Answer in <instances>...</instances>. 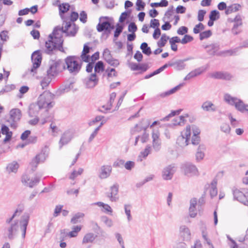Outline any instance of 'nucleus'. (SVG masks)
Returning a JSON list of instances; mask_svg holds the SVG:
<instances>
[{
	"mask_svg": "<svg viewBox=\"0 0 248 248\" xmlns=\"http://www.w3.org/2000/svg\"><path fill=\"white\" fill-rule=\"evenodd\" d=\"M204 29V26L202 23L200 22L195 26L193 29V32L195 34H198L200 33L201 31L203 30Z\"/></svg>",
	"mask_w": 248,
	"mask_h": 248,
	"instance_id": "obj_53",
	"label": "nucleus"
},
{
	"mask_svg": "<svg viewBox=\"0 0 248 248\" xmlns=\"http://www.w3.org/2000/svg\"><path fill=\"white\" fill-rule=\"evenodd\" d=\"M53 117V114H52L50 116H47V122H51V123L49 125V130L48 132L53 136H56L59 134L60 129L59 127L56 125L55 123L53 121H52Z\"/></svg>",
	"mask_w": 248,
	"mask_h": 248,
	"instance_id": "obj_20",
	"label": "nucleus"
},
{
	"mask_svg": "<svg viewBox=\"0 0 248 248\" xmlns=\"http://www.w3.org/2000/svg\"><path fill=\"white\" fill-rule=\"evenodd\" d=\"M210 77L215 79H221L222 76V72L217 71L213 72L210 75Z\"/></svg>",
	"mask_w": 248,
	"mask_h": 248,
	"instance_id": "obj_57",
	"label": "nucleus"
},
{
	"mask_svg": "<svg viewBox=\"0 0 248 248\" xmlns=\"http://www.w3.org/2000/svg\"><path fill=\"white\" fill-rule=\"evenodd\" d=\"M177 167L175 164H171L164 167L162 171V177L165 180H171L176 171Z\"/></svg>",
	"mask_w": 248,
	"mask_h": 248,
	"instance_id": "obj_8",
	"label": "nucleus"
},
{
	"mask_svg": "<svg viewBox=\"0 0 248 248\" xmlns=\"http://www.w3.org/2000/svg\"><path fill=\"white\" fill-rule=\"evenodd\" d=\"M136 10L137 11H141L144 9L145 3L141 0H137L136 3Z\"/></svg>",
	"mask_w": 248,
	"mask_h": 248,
	"instance_id": "obj_56",
	"label": "nucleus"
},
{
	"mask_svg": "<svg viewBox=\"0 0 248 248\" xmlns=\"http://www.w3.org/2000/svg\"><path fill=\"white\" fill-rule=\"evenodd\" d=\"M104 118V116L101 115L96 116L94 119L90 121L88 123V124L89 126H92L94 125L96 123L100 122L102 120V119Z\"/></svg>",
	"mask_w": 248,
	"mask_h": 248,
	"instance_id": "obj_54",
	"label": "nucleus"
},
{
	"mask_svg": "<svg viewBox=\"0 0 248 248\" xmlns=\"http://www.w3.org/2000/svg\"><path fill=\"white\" fill-rule=\"evenodd\" d=\"M128 30L129 32L135 33L137 30V27L136 24L134 22L130 23L128 25Z\"/></svg>",
	"mask_w": 248,
	"mask_h": 248,
	"instance_id": "obj_62",
	"label": "nucleus"
},
{
	"mask_svg": "<svg viewBox=\"0 0 248 248\" xmlns=\"http://www.w3.org/2000/svg\"><path fill=\"white\" fill-rule=\"evenodd\" d=\"M83 172V169L79 168L78 171L74 170L70 174L69 178L70 179L74 180L78 176L80 175Z\"/></svg>",
	"mask_w": 248,
	"mask_h": 248,
	"instance_id": "obj_43",
	"label": "nucleus"
},
{
	"mask_svg": "<svg viewBox=\"0 0 248 248\" xmlns=\"http://www.w3.org/2000/svg\"><path fill=\"white\" fill-rule=\"evenodd\" d=\"M242 24H239L238 23H234L233 27L232 29V32L234 35H237L238 33H239L241 30V27Z\"/></svg>",
	"mask_w": 248,
	"mask_h": 248,
	"instance_id": "obj_45",
	"label": "nucleus"
},
{
	"mask_svg": "<svg viewBox=\"0 0 248 248\" xmlns=\"http://www.w3.org/2000/svg\"><path fill=\"white\" fill-rule=\"evenodd\" d=\"M55 95L47 91V110L52 108L55 105V102L53 101Z\"/></svg>",
	"mask_w": 248,
	"mask_h": 248,
	"instance_id": "obj_35",
	"label": "nucleus"
},
{
	"mask_svg": "<svg viewBox=\"0 0 248 248\" xmlns=\"http://www.w3.org/2000/svg\"><path fill=\"white\" fill-rule=\"evenodd\" d=\"M206 67L202 66L189 72L184 78V80H190L192 78L198 76L206 71Z\"/></svg>",
	"mask_w": 248,
	"mask_h": 248,
	"instance_id": "obj_16",
	"label": "nucleus"
},
{
	"mask_svg": "<svg viewBox=\"0 0 248 248\" xmlns=\"http://www.w3.org/2000/svg\"><path fill=\"white\" fill-rule=\"evenodd\" d=\"M18 229V226L17 222H16L13 224H12L11 227L8 229V238L10 239L14 238L15 235L16 234V232Z\"/></svg>",
	"mask_w": 248,
	"mask_h": 248,
	"instance_id": "obj_30",
	"label": "nucleus"
},
{
	"mask_svg": "<svg viewBox=\"0 0 248 248\" xmlns=\"http://www.w3.org/2000/svg\"><path fill=\"white\" fill-rule=\"evenodd\" d=\"M191 143L193 145H198L200 141L199 135L201 133L200 128L195 125L186 126V129L181 133V135L177 140V143L181 147L187 146L190 140L191 133Z\"/></svg>",
	"mask_w": 248,
	"mask_h": 248,
	"instance_id": "obj_2",
	"label": "nucleus"
},
{
	"mask_svg": "<svg viewBox=\"0 0 248 248\" xmlns=\"http://www.w3.org/2000/svg\"><path fill=\"white\" fill-rule=\"evenodd\" d=\"M185 122L186 120L185 117L183 116H180L174 118L172 121V125L174 126H182L185 124Z\"/></svg>",
	"mask_w": 248,
	"mask_h": 248,
	"instance_id": "obj_34",
	"label": "nucleus"
},
{
	"mask_svg": "<svg viewBox=\"0 0 248 248\" xmlns=\"http://www.w3.org/2000/svg\"><path fill=\"white\" fill-rule=\"evenodd\" d=\"M217 180L214 178L211 182L210 187V194L212 198L216 197L217 194Z\"/></svg>",
	"mask_w": 248,
	"mask_h": 248,
	"instance_id": "obj_27",
	"label": "nucleus"
},
{
	"mask_svg": "<svg viewBox=\"0 0 248 248\" xmlns=\"http://www.w3.org/2000/svg\"><path fill=\"white\" fill-rule=\"evenodd\" d=\"M40 181V178L35 177L31 179L30 176L27 174H23L21 177V182L26 186L30 187H33L36 185Z\"/></svg>",
	"mask_w": 248,
	"mask_h": 248,
	"instance_id": "obj_13",
	"label": "nucleus"
},
{
	"mask_svg": "<svg viewBox=\"0 0 248 248\" xmlns=\"http://www.w3.org/2000/svg\"><path fill=\"white\" fill-rule=\"evenodd\" d=\"M205 48L209 55L214 56L216 55V52L219 49V45L217 44H213L206 46Z\"/></svg>",
	"mask_w": 248,
	"mask_h": 248,
	"instance_id": "obj_28",
	"label": "nucleus"
},
{
	"mask_svg": "<svg viewBox=\"0 0 248 248\" xmlns=\"http://www.w3.org/2000/svg\"><path fill=\"white\" fill-rule=\"evenodd\" d=\"M65 69L62 60L55 59L49 61V68L47 69V86L57 76L59 73Z\"/></svg>",
	"mask_w": 248,
	"mask_h": 248,
	"instance_id": "obj_3",
	"label": "nucleus"
},
{
	"mask_svg": "<svg viewBox=\"0 0 248 248\" xmlns=\"http://www.w3.org/2000/svg\"><path fill=\"white\" fill-rule=\"evenodd\" d=\"M190 60V58H187L184 60H179L174 62L171 61L172 67L177 71H182L185 69L186 64L185 62Z\"/></svg>",
	"mask_w": 248,
	"mask_h": 248,
	"instance_id": "obj_23",
	"label": "nucleus"
},
{
	"mask_svg": "<svg viewBox=\"0 0 248 248\" xmlns=\"http://www.w3.org/2000/svg\"><path fill=\"white\" fill-rule=\"evenodd\" d=\"M119 185L114 184L110 187V192L107 193V196L112 202H117L119 200Z\"/></svg>",
	"mask_w": 248,
	"mask_h": 248,
	"instance_id": "obj_12",
	"label": "nucleus"
},
{
	"mask_svg": "<svg viewBox=\"0 0 248 248\" xmlns=\"http://www.w3.org/2000/svg\"><path fill=\"white\" fill-rule=\"evenodd\" d=\"M110 18L108 16H102L99 18V22L97 25V30L98 32L103 31L110 32L114 29V26L110 21Z\"/></svg>",
	"mask_w": 248,
	"mask_h": 248,
	"instance_id": "obj_5",
	"label": "nucleus"
},
{
	"mask_svg": "<svg viewBox=\"0 0 248 248\" xmlns=\"http://www.w3.org/2000/svg\"><path fill=\"white\" fill-rule=\"evenodd\" d=\"M116 96V93L114 92L110 94L109 100L106 105H103L99 108V111L104 113H107L108 110H109L112 106V104Z\"/></svg>",
	"mask_w": 248,
	"mask_h": 248,
	"instance_id": "obj_19",
	"label": "nucleus"
},
{
	"mask_svg": "<svg viewBox=\"0 0 248 248\" xmlns=\"http://www.w3.org/2000/svg\"><path fill=\"white\" fill-rule=\"evenodd\" d=\"M131 13V10L122 13L119 18V22H124L130 16Z\"/></svg>",
	"mask_w": 248,
	"mask_h": 248,
	"instance_id": "obj_50",
	"label": "nucleus"
},
{
	"mask_svg": "<svg viewBox=\"0 0 248 248\" xmlns=\"http://www.w3.org/2000/svg\"><path fill=\"white\" fill-rule=\"evenodd\" d=\"M159 20L157 19H151V23H150V27L156 29L157 28H158L159 26Z\"/></svg>",
	"mask_w": 248,
	"mask_h": 248,
	"instance_id": "obj_64",
	"label": "nucleus"
},
{
	"mask_svg": "<svg viewBox=\"0 0 248 248\" xmlns=\"http://www.w3.org/2000/svg\"><path fill=\"white\" fill-rule=\"evenodd\" d=\"M112 167L110 165H103L100 168L99 177L101 179H106L111 174Z\"/></svg>",
	"mask_w": 248,
	"mask_h": 248,
	"instance_id": "obj_17",
	"label": "nucleus"
},
{
	"mask_svg": "<svg viewBox=\"0 0 248 248\" xmlns=\"http://www.w3.org/2000/svg\"><path fill=\"white\" fill-rule=\"evenodd\" d=\"M35 103L41 110L46 111V91H44L43 93L39 95L37 101Z\"/></svg>",
	"mask_w": 248,
	"mask_h": 248,
	"instance_id": "obj_18",
	"label": "nucleus"
},
{
	"mask_svg": "<svg viewBox=\"0 0 248 248\" xmlns=\"http://www.w3.org/2000/svg\"><path fill=\"white\" fill-rule=\"evenodd\" d=\"M147 125L145 126H141L140 128V129H139L138 127L139 125L138 124H136L134 129L131 130V133L132 134H134L135 132H140L141 130H144V131H146L148 127L149 126V122L148 121H147Z\"/></svg>",
	"mask_w": 248,
	"mask_h": 248,
	"instance_id": "obj_47",
	"label": "nucleus"
},
{
	"mask_svg": "<svg viewBox=\"0 0 248 248\" xmlns=\"http://www.w3.org/2000/svg\"><path fill=\"white\" fill-rule=\"evenodd\" d=\"M233 200H236L245 205L248 206V191L245 189L240 190L235 187L232 189Z\"/></svg>",
	"mask_w": 248,
	"mask_h": 248,
	"instance_id": "obj_6",
	"label": "nucleus"
},
{
	"mask_svg": "<svg viewBox=\"0 0 248 248\" xmlns=\"http://www.w3.org/2000/svg\"><path fill=\"white\" fill-rule=\"evenodd\" d=\"M92 204L96 205L99 207H102L103 208L102 211L104 213H110L111 214L112 212V209L111 207L108 204L104 203L103 202H94Z\"/></svg>",
	"mask_w": 248,
	"mask_h": 248,
	"instance_id": "obj_29",
	"label": "nucleus"
},
{
	"mask_svg": "<svg viewBox=\"0 0 248 248\" xmlns=\"http://www.w3.org/2000/svg\"><path fill=\"white\" fill-rule=\"evenodd\" d=\"M59 10V15L61 17L62 21H67V18H66V15L64 14L69 11L70 9V5L68 3H63L62 4H60L58 5Z\"/></svg>",
	"mask_w": 248,
	"mask_h": 248,
	"instance_id": "obj_21",
	"label": "nucleus"
},
{
	"mask_svg": "<svg viewBox=\"0 0 248 248\" xmlns=\"http://www.w3.org/2000/svg\"><path fill=\"white\" fill-rule=\"evenodd\" d=\"M180 232L181 236L185 241L189 240L191 233L189 229L185 225H182L180 228Z\"/></svg>",
	"mask_w": 248,
	"mask_h": 248,
	"instance_id": "obj_25",
	"label": "nucleus"
},
{
	"mask_svg": "<svg viewBox=\"0 0 248 248\" xmlns=\"http://www.w3.org/2000/svg\"><path fill=\"white\" fill-rule=\"evenodd\" d=\"M87 15L84 11H82L80 13L79 20L83 23H85L87 22Z\"/></svg>",
	"mask_w": 248,
	"mask_h": 248,
	"instance_id": "obj_60",
	"label": "nucleus"
},
{
	"mask_svg": "<svg viewBox=\"0 0 248 248\" xmlns=\"http://www.w3.org/2000/svg\"><path fill=\"white\" fill-rule=\"evenodd\" d=\"M72 139L71 132L67 130L65 131L59 141L60 148H61L63 145L68 143Z\"/></svg>",
	"mask_w": 248,
	"mask_h": 248,
	"instance_id": "obj_22",
	"label": "nucleus"
},
{
	"mask_svg": "<svg viewBox=\"0 0 248 248\" xmlns=\"http://www.w3.org/2000/svg\"><path fill=\"white\" fill-rule=\"evenodd\" d=\"M10 118L8 121L10 123V126L13 128L17 126L16 122L18 121L21 117V110L18 108L12 109L10 112Z\"/></svg>",
	"mask_w": 248,
	"mask_h": 248,
	"instance_id": "obj_11",
	"label": "nucleus"
},
{
	"mask_svg": "<svg viewBox=\"0 0 248 248\" xmlns=\"http://www.w3.org/2000/svg\"><path fill=\"white\" fill-rule=\"evenodd\" d=\"M181 86V84H179V85L174 87V88L170 90L169 91H168L165 93H161V96L165 97V96L169 95L171 94L174 93L175 92H176L178 90H179L180 89Z\"/></svg>",
	"mask_w": 248,
	"mask_h": 248,
	"instance_id": "obj_44",
	"label": "nucleus"
},
{
	"mask_svg": "<svg viewBox=\"0 0 248 248\" xmlns=\"http://www.w3.org/2000/svg\"><path fill=\"white\" fill-rule=\"evenodd\" d=\"M107 62L111 66L114 67H117L118 65H119V61H118V60L114 59L112 57Z\"/></svg>",
	"mask_w": 248,
	"mask_h": 248,
	"instance_id": "obj_59",
	"label": "nucleus"
},
{
	"mask_svg": "<svg viewBox=\"0 0 248 248\" xmlns=\"http://www.w3.org/2000/svg\"><path fill=\"white\" fill-rule=\"evenodd\" d=\"M84 217V214L83 213L78 212L76 213L71 218V222L72 224H76L80 221L79 219L83 218Z\"/></svg>",
	"mask_w": 248,
	"mask_h": 248,
	"instance_id": "obj_39",
	"label": "nucleus"
},
{
	"mask_svg": "<svg viewBox=\"0 0 248 248\" xmlns=\"http://www.w3.org/2000/svg\"><path fill=\"white\" fill-rule=\"evenodd\" d=\"M97 235L93 232H88L86 233L82 239V244H87L93 243L95 240Z\"/></svg>",
	"mask_w": 248,
	"mask_h": 248,
	"instance_id": "obj_26",
	"label": "nucleus"
},
{
	"mask_svg": "<svg viewBox=\"0 0 248 248\" xmlns=\"http://www.w3.org/2000/svg\"><path fill=\"white\" fill-rule=\"evenodd\" d=\"M98 82V79L97 78L95 73L92 74L89 77L84 79V83L87 88H93Z\"/></svg>",
	"mask_w": 248,
	"mask_h": 248,
	"instance_id": "obj_15",
	"label": "nucleus"
},
{
	"mask_svg": "<svg viewBox=\"0 0 248 248\" xmlns=\"http://www.w3.org/2000/svg\"><path fill=\"white\" fill-rule=\"evenodd\" d=\"M202 108L206 111H215L216 110L215 105L209 101H207L203 103L202 105Z\"/></svg>",
	"mask_w": 248,
	"mask_h": 248,
	"instance_id": "obj_31",
	"label": "nucleus"
},
{
	"mask_svg": "<svg viewBox=\"0 0 248 248\" xmlns=\"http://www.w3.org/2000/svg\"><path fill=\"white\" fill-rule=\"evenodd\" d=\"M169 39V37L165 34L162 35L160 39L157 42V46L160 47L164 46Z\"/></svg>",
	"mask_w": 248,
	"mask_h": 248,
	"instance_id": "obj_42",
	"label": "nucleus"
},
{
	"mask_svg": "<svg viewBox=\"0 0 248 248\" xmlns=\"http://www.w3.org/2000/svg\"><path fill=\"white\" fill-rule=\"evenodd\" d=\"M220 130L226 134H229L231 131V127L228 124L223 123L220 126Z\"/></svg>",
	"mask_w": 248,
	"mask_h": 248,
	"instance_id": "obj_51",
	"label": "nucleus"
},
{
	"mask_svg": "<svg viewBox=\"0 0 248 248\" xmlns=\"http://www.w3.org/2000/svg\"><path fill=\"white\" fill-rule=\"evenodd\" d=\"M46 146H45L44 149L42 150L40 153L37 155L35 157L32 158L30 163V166L31 167V170L34 171L37 168L38 164L41 162L45 161L46 159Z\"/></svg>",
	"mask_w": 248,
	"mask_h": 248,
	"instance_id": "obj_9",
	"label": "nucleus"
},
{
	"mask_svg": "<svg viewBox=\"0 0 248 248\" xmlns=\"http://www.w3.org/2000/svg\"><path fill=\"white\" fill-rule=\"evenodd\" d=\"M219 18V13L216 10H213L211 12L209 18L211 20H216Z\"/></svg>",
	"mask_w": 248,
	"mask_h": 248,
	"instance_id": "obj_49",
	"label": "nucleus"
},
{
	"mask_svg": "<svg viewBox=\"0 0 248 248\" xmlns=\"http://www.w3.org/2000/svg\"><path fill=\"white\" fill-rule=\"evenodd\" d=\"M212 35V32L210 30H208L202 32L200 34V39L203 40L204 39L209 38Z\"/></svg>",
	"mask_w": 248,
	"mask_h": 248,
	"instance_id": "obj_48",
	"label": "nucleus"
},
{
	"mask_svg": "<svg viewBox=\"0 0 248 248\" xmlns=\"http://www.w3.org/2000/svg\"><path fill=\"white\" fill-rule=\"evenodd\" d=\"M116 30L114 31V36L115 38H117L120 35L124 29V25L117 23Z\"/></svg>",
	"mask_w": 248,
	"mask_h": 248,
	"instance_id": "obj_46",
	"label": "nucleus"
},
{
	"mask_svg": "<svg viewBox=\"0 0 248 248\" xmlns=\"http://www.w3.org/2000/svg\"><path fill=\"white\" fill-rule=\"evenodd\" d=\"M65 69L73 75H76L81 70L82 62L79 58L76 56H69L65 60Z\"/></svg>",
	"mask_w": 248,
	"mask_h": 248,
	"instance_id": "obj_4",
	"label": "nucleus"
},
{
	"mask_svg": "<svg viewBox=\"0 0 248 248\" xmlns=\"http://www.w3.org/2000/svg\"><path fill=\"white\" fill-rule=\"evenodd\" d=\"M140 49L142 50L143 53L149 56L151 54L152 51L151 48L148 46V44L146 42L142 43L140 46Z\"/></svg>",
	"mask_w": 248,
	"mask_h": 248,
	"instance_id": "obj_38",
	"label": "nucleus"
},
{
	"mask_svg": "<svg viewBox=\"0 0 248 248\" xmlns=\"http://www.w3.org/2000/svg\"><path fill=\"white\" fill-rule=\"evenodd\" d=\"M19 168V164L16 161H13L11 163H9L6 169L7 171L10 173L11 172L16 173Z\"/></svg>",
	"mask_w": 248,
	"mask_h": 248,
	"instance_id": "obj_32",
	"label": "nucleus"
},
{
	"mask_svg": "<svg viewBox=\"0 0 248 248\" xmlns=\"http://www.w3.org/2000/svg\"><path fill=\"white\" fill-rule=\"evenodd\" d=\"M132 206L129 204H125L124 205V209L125 214L127 217V219L128 222L130 221L132 219V217L131 214V210Z\"/></svg>",
	"mask_w": 248,
	"mask_h": 248,
	"instance_id": "obj_36",
	"label": "nucleus"
},
{
	"mask_svg": "<svg viewBox=\"0 0 248 248\" xmlns=\"http://www.w3.org/2000/svg\"><path fill=\"white\" fill-rule=\"evenodd\" d=\"M159 132L158 129H154L152 132V137L153 140H159Z\"/></svg>",
	"mask_w": 248,
	"mask_h": 248,
	"instance_id": "obj_63",
	"label": "nucleus"
},
{
	"mask_svg": "<svg viewBox=\"0 0 248 248\" xmlns=\"http://www.w3.org/2000/svg\"><path fill=\"white\" fill-rule=\"evenodd\" d=\"M41 110V109L35 103H33L31 104L29 107L28 114L30 117H33L36 116Z\"/></svg>",
	"mask_w": 248,
	"mask_h": 248,
	"instance_id": "obj_24",
	"label": "nucleus"
},
{
	"mask_svg": "<svg viewBox=\"0 0 248 248\" xmlns=\"http://www.w3.org/2000/svg\"><path fill=\"white\" fill-rule=\"evenodd\" d=\"M241 7V5L237 3L232 4L231 5L227 7V8L225 11V14L226 15H229L232 13L236 12L239 10Z\"/></svg>",
	"mask_w": 248,
	"mask_h": 248,
	"instance_id": "obj_33",
	"label": "nucleus"
},
{
	"mask_svg": "<svg viewBox=\"0 0 248 248\" xmlns=\"http://www.w3.org/2000/svg\"><path fill=\"white\" fill-rule=\"evenodd\" d=\"M185 174L188 177L199 175L198 170L195 165L191 163H186L182 166Z\"/></svg>",
	"mask_w": 248,
	"mask_h": 248,
	"instance_id": "obj_10",
	"label": "nucleus"
},
{
	"mask_svg": "<svg viewBox=\"0 0 248 248\" xmlns=\"http://www.w3.org/2000/svg\"><path fill=\"white\" fill-rule=\"evenodd\" d=\"M181 109H178V110H173L169 114H168L167 116H166V117L161 119V121H163V122H166V121H168L170 120V119L176 115H178L180 114V113L181 112Z\"/></svg>",
	"mask_w": 248,
	"mask_h": 248,
	"instance_id": "obj_41",
	"label": "nucleus"
},
{
	"mask_svg": "<svg viewBox=\"0 0 248 248\" xmlns=\"http://www.w3.org/2000/svg\"><path fill=\"white\" fill-rule=\"evenodd\" d=\"M103 57L104 59L107 62L109 61L112 57L110 54V51L108 49L106 48L103 52Z\"/></svg>",
	"mask_w": 248,
	"mask_h": 248,
	"instance_id": "obj_52",
	"label": "nucleus"
},
{
	"mask_svg": "<svg viewBox=\"0 0 248 248\" xmlns=\"http://www.w3.org/2000/svg\"><path fill=\"white\" fill-rule=\"evenodd\" d=\"M153 146L154 149L156 151H158L160 150L161 147L160 140H156L153 141Z\"/></svg>",
	"mask_w": 248,
	"mask_h": 248,
	"instance_id": "obj_61",
	"label": "nucleus"
},
{
	"mask_svg": "<svg viewBox=\"0 0 248 248\" xmlns=\"http://www.w3.org/2000/svg\"><path fill=\"white\" fill-rule=\"evenodd\" d=\"M193 40V38L192 36L185 34L183 38L181 41V43L182 44H186L189 42H190Z\"/></svg>",
	"mask_w": 248,
	"mask_h": 248,
	"instance_id": "obj_55",
	"label": "nucleus"
},
{
	"mask_svg": "<svg viewBox=\"0 0 248 248\" xmlns=\"http://www.w3.org/2000/svg\"><path fill=\"white\" fill-rule=\"evenodd\" d=\"M32 66L30 69L31 73H36V70L38 68L41 63L42 57L40 50H36L31 54V56Z\"/></svg>",
	"mask_w": 248,
	"mask_h": 248,
	"instance_id": "obj_7",
	"label": "nucleus"
},
{
	"mask_svg": "<svg viewBox=\"0 0 248 248\" xmlns=\"http://www.w3.org/2000/svg\"><path fill=\"white\" fill-rule=\"evenodd\" d=\"M188 32V28L185 26L180 27L177 31V33L179 35H184Z\"/></svg>",
	"mask_w": 248,
	"mask_h": 248,
	"instance_id": "obj_58",
	"label": "nucleus"
},
{
	"mask_svg": "<svg viewBox=\"0 0 248 248\" xmlns=\"http://www.w3.org/2000/svg\"><path fill=\"white\" fill-rule=\"evenodd\" d=\"M104 71V65L103 62H97L94 66V73H100Z\"/></svg>",
	"mask_w": 248,
	"mask_h": 248,
	"instance_id": "obj_40",
	"label": "nucleus"
},
{
	"mask_svg": "<svg viewBox=\"0 0 248 248\" xmlns=\"http://www.w3.org/2000/svg\"><path fill=\"white\" fill-rule=\"evenodd\" d=\"M30 215L28 213H24L19 222L20 228L22 232V237L24 238L26 236L27 227L29 223Z\"/></svg>",
	"mask_w": 248,
	"mask_h": 248,
	"instance_id": "obj_14",
	"label": "nucleus"
},
{
	"mask_svg": "<svg viewBox=\"0 0 248 248\" xmlns=\"http://www.w3.org/2000/svg\"><path fill=\"white\" fill-rule=\"evenodd\" d=\"M78 17V14L76 12H72L70 16H66L67 21H63L62 26H56L52 32L48 36L47 40V54L49 51L59 50L64 52L62 47V34L65 33L68 36H74L77 32L78 28L74 22Z\"/></svg>",
	"mask_w": 248,
	"mask_h": 248,
	"instance_id": "obj_1",
	"label": "nucleus"
},
{
	"mask_svg": "<svg viewBox=\"0 0 248 248\" xmlns=\"http://www.w3.org/2000/svg\"><path fill=\"white\" fill-rule=\"evenodd\" d=\"M81 229V226L77 225L73 226L72 231L70 232L68 234V236L70 237H76L78 235V233L80 231Z\"/></svg>",
	"mask_w": 248,
	"mask_h": 248,
	"instance_id": "obj_37",
	"label": "nucleus"
}]
</instances>
